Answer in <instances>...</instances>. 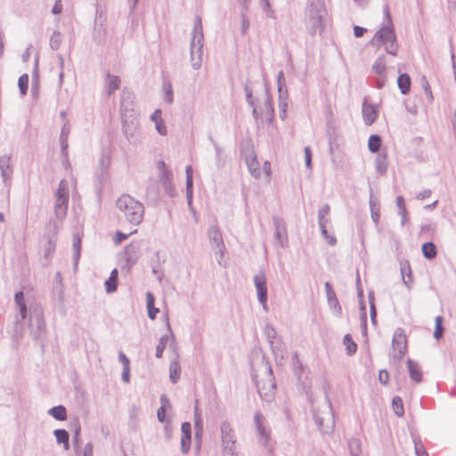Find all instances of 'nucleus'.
Returning <instances> with one entry per match:
<instances>
[{
    "label": "nucleus",
    "instance_id": "f257e3e1",
    "mask_svg": "<svg viewBox=\"0 0 456 456\" xmlns=\"http://www.w3.org/2000/svg\"><path fill=\"white\" fill-rule=\"evenodd\" d=\"M326 14L324 0H308L305 22L311 36H314L323 30Z\"/></svg>",
    "mask_w": 456,
    "mask_h": 456
},
{
    "label": "nucleus",
    "instance_id": "f03ea898",
    "mask_svg": "<svg viewBox=\"0 0 456 456\" xmlns=\"http://www.w3.org/2000/svg\"><path fill=\"white\" fill-rule=\"evenodd\" d=\"M385 15L387 17V24L382 25V27L375 33L370 44L372 45H377L379 46L384 45L385 50L388 54L395 56L398 51V45L396 43V35L387 7L385 9Z\"/></svg>",
    "mask_w": 456,
    "mask_h": 456
},
{
    "label": "nucleus",
    "instance_id": "7ed1b4c3",
    "mask_svg": "<svg viewBox=\"0 0 456 456\" xmlns=\"http://www.w3.org/2000/svg\"><path fill=\"white\" fill-rule=\"evenodd\" d=\"M118 209L123 213L126 220L134 224H141L144 215V206L128 194L121 195L117 202Z\"/></svg>",
    "mask_w": 456,
    "mask_h": 456
},
{
    "label": "nucleus",
    "instance_id": "20e7f679",
    "mask_svg": "<svg viewBox=\"0 0 456 456\" xmlns=\"http://www.w3.org/2000/svg\"><path fill=\"white\" fill-rule=\"evenodd\" d=\"M222 456H240L237 449L236 431L227 420H223L219 426Z\"/></svg>",
    "mask_w": 456,
    "mask_h": 456
},
{
    "label": "nucleus",
    "instance_id": "39448f33",
    "mask_svg": "<svg viewBox=\"0 0 456 456\" xmlns=\"http://www.w3.org/2000/svg\"><path fill=\"white\" fill-rule=\"evenodd\" d=\"M262 367L265 371V379L256 380V386L259 396L265 402H272L275 396L276 382L270 363L263 358Z\"/></svg>",
    "mask_w": 456,
    "mask_h": 456
},
{
    "label": "nucleus",
    "instance_id": "423d86ee",
    "mask_svg": "<svg viewBox=\"0 0 456 456\" xmlns=\"http://www.w3.org/2000/svg\"><path fill=\"white\" fill-rule=\"evenodd\" d=\"M314 419L319 429L324 434H331L335 427L334 412L330 400L326 395L322 409L314 410Z\"/></svg>",
    "mask_w": 456,
    "mask_h": 456
},
{
    "label": "nucleus",
    "instance_id": "0eeeda50",
    "mask_svg": "<svg viewBox=\"0 0 456 456\" xmlns=\"http://www.w3.org/2000/svg\"><path fill=\"white\" fill-rule=\"evenodd\" d=\"M29 333L35 342L40 345L44 350L47 330L43 313L40 309L30 311Z\"/></svg>",
    "mask_w": 456,
    "mask_h": 456
},
{
    "label": "nucleus",
    "instance_id": "6e6552de",
    "mask_svg": "<svg viewBox=\"0 0 456 456\" xmlns=\"http://www.w3.org/2000/svg\"><path fill=\"white\" fill-rule=\"evenodd\" d=\"M54 214L57 219L65 218L69 205V190L68 183L65 180H61L55 192Z\"/></svg>",
    "mask_w": 456,
    "mask_h": 456
},
{
    "label": "nucleus",
    "instance_id": "1a4fd4ad",
    "mask_svg": "<svg viewBox=\"0 0 456 456\" xmlns=\"http://www.w3.org/2000/svg\"><path fill=\"white\" fill-rule=\"evenodd\" d=\"M203 27L202 20L200 15H197L194 20V26L192 30V37L191 40V55L201 56L203 55Z\"/></svg>",
    "mask_w": 456,
    "mask_h": 456
},
{
    "label": "nucleus",
    "instance_id": "9d476101",
    "mask_svg": "<svg viewBox=\"0 0 456 456\" xmlns=\"http://www.w3.org/2000/svg\"><path fill=\"white\" fill-rule=\"evenodd\" d=\"M208 236L209 238L213 252L217 256V263L222 265V259L225 251V245L219 227L217 225H211L208 231Z\"/></svg>",
    "mask_w": 456,
    "mask_h": 456
},
{
    "label": "nucleus",
    "instance_id": "9b49d317",
    "mask_svg": "<svg viewBox=\"0 0 456 456\" xmlns=\"http://www.w3.org/2000/svg\"><path fill=\"white\" fill-rule=\"evenodd\" d=\"M157 167L159 170V181L161 182L165 192L169 197H175L176 194L175 188L173 184V174L170 170H168L166 167V164L163 160H159L157 163Z\"/></svg>",
    "mask_w": 456,
    "mask_h": 456
},
{
    "label": "nucleus",
    "instance_id": "f8f14e48",
    "mask_svg": "<svg viewBox=\"0 0 456 456\" xmlns=\"http://www.w3.org/2000/svg\"><path fill=\"white\" fill-rule=\"evenodd\" d=\"M392 347L395 352L394 358L400 361L407 351V339L402 328H397L392 339Z\"/></svg>",
    "mask_w": 456,
    "mask_h": 456
},
{
    "label": "nucleus",
    "instance_id": "ddd939ff",
    "mask_svg": "<svg viewBox=\"0 0 456 456\" xmlns=\"http://www.w3.org/2000/svg\"><path fill=\"white\" fill-rule=\"evenodd\" d=\"M292 366L294 375L297 377V381L301 384L303 388L309 386V370L307 366H305L298 358V354L294 352L292 354Z\"/></svg>",
    "mask_w": 456,
    "mask_h": 456
},
{
    "label": "nucleus",
    "instance_id": "4468645a",
    "mask_svg": "<svg viewBox=\"0 0 456 456\" xmlns=\"http://www.w3.org/2000/svg\"><path fill=\"white\" fill-rule=\"evenodd\" d=\"M11 162V156L4 155L0 157V175L7 189H10L12 181L13 167Z\"/></svg>",
    "mask_w": 456,
    "mask_h": 456
},
{
    "label": "nucleus",
    "instance_id": "2eb2a0df",
    "mask_svg": "<svg viewBox=\"0 0 456 456\" xmlns=\"http://www.w3.org/2000/svg\"><path fill=\"white\" fill-rule=\"evenodd\" d=\"M254 422L256 428L258 442L264 447H266L270 439V431L265 426L264 416L256 412L254 416Z\"/></svg>",
    "mask_w": 456,
    "mask_h": 456
},
{
    "label": "nucleus",
    "instance_id": "dca6fc26",
    "mask_svg": "<svg viewBox=\"0 0 456 456\" xmlns=\"http://www.w3.org/2000/svg\"><path fill=\"white\" fill-rule=\"evenodd\" d=\"M254 422L256 428L258 442L264 447H266L270 439V431L265 426L264 416L256 412L254 416Z\"/></svg>",
    "mask_w": 456,
    "mask_h": 456
},
{
    "label": "nucleus",
    "instance_id": "f3484780",
    "mask_svg": "<svg viewBox=\"0 0 456 456\" xmlns=\"http://www.w3.org/2000/svg\"><path fill=\"white\" fill-rule=\"evenodd\" d=\"M241 154L251 175L255 178H259L261 176V169L254 151L251 148L245 149Z\"/></svg>",
    "mask_w": 456,
    "mask_h": 456
},
{
    "label": "nucleus",
    "instance_id": "a211bd4d",
    "mask_svg": "<svg viewBox=\"0 0 456 456\" xmlns=\"http://www.w3.org/2000/svg\"><path fill=\"white\" fill-rule=\"evenodd\" d=\"M254 284L256 289L257 299L265 309L267 305L266 277L264 273H259L254 277Z\"/></svg>",
    "mask_w": 456,
    "mask_h": 456
},
{
    "label": "nucleus",
    "instance_id": "6ab92c4d",
    "mask_svg": "<svg viewBox=\"0 0 456 456\" xmlns=\"http://www.w3.org/2000/svg\"><path fill=\"white\" fill-rule=\"evenodd\" d=\"M122 131L129 143L137 145L140 142L137 123L134 120H122Z\"/></svg>",
    "mask_w": 456,
    "mask_h": 456
},
{
    "label": "nucleus",
    "instance_id": "aec40b11",
    "mask_svg": "<svg viewBox=\"0 0 456 456\" xmlns=\"http://www.w3.org/2000/svg\"><path fill=\"white\" fill-rule=\"evenodd\" d=\"M273 224L275 226V240L276 242L281 247L285 248L288 246V237L286 226L281 218L275 216L273 218Z\"/></svg>",
    "mask_w": 456,
    "mask_h": 456
},
{
    "label": "nucleus",
    "instance_id": "412c9836",
    "mask_svg": "<svg viewBox=\"0 0 456 456\" xmlns=\"http://www.w3.org/2000/svg\"><path fill=\"white\" fill-rule=\"evenodd\" d=\"M181 451L183 454H187L191 448V426L190 422H183L181 427Z\"/></svg>",
    "mask_w": 456,
    "mask_h": 456
},
{
    "label": "nucleus",
    "instance_id": "4be33fe9",
    "mask_svg": "<svg viewBox=\"0 0 456 456\" xmlns=\"http://www.w3.org/2000/svg\"><path fill=\"white\" fill-rule=\"evenodd\" d=\"M324 287L326 291L327 301L330 307L333 308L338 314H340L342 308L339 305V302L338 300L337 295L332 288L331 283L330 281H326Z\"/></svg>",
    "mask_w": 456,
    "mask_h": 456
},
{
    "label": "nucleus",
    "instance_id": "5701e85b",
    "mask_svg": "<svg viewBox=\"0 0 456 456\" xmlns=\"http://www.w3.org/2000/svg\"><path fill=\"white\" fill-rule=\"evenodd\" d=\"M362 113L364 124L366 126L372 125L378 117V111L374 105L369 104L367 102L362 103Z\"/></svg>",
    "mask_w": 456,
    "mask_h": 456
},
{
    "label": "nucleus",
    "instance_id": "b1692460",
    "mask_svg": "<svg viewBox=\"0 0 456 456\" xmlns=\"http://www.w3.org/2000/svg\"><path fill=\"white\" fill-rule=\"evenodd\" d=\"M370 216L373 223L379 224L380 217V205L377 198H374L372 188H370V200H369Z\"/></svg>",
    "mask_w": 456,
    "mask_h": 456
},
{
    "label": "nucleus",
    "instance_id": "393cba45",
    "mask_svg": "<svg viewBox=\"0 0 456 456\" xmlns=\"http://www.w3.org/2000/svg\"><path fill=\"white\" fill-rule=\"evenodd\" d=\"M125 259L128 266L134 265L139 257V245L137 243H130L125 248Z\"/></svg>",
    "mask_w": 456,
    "mask_h": 456
},
{
    "label": "nucleus",
    "instance_id": "a878e982",
    "mask_svg": "<svg viewBox=\"0 0 456 456\" xmlns=\"http://www.w3.org/2000/svg\"><path fill=\"white\" fill-rule=\"evenodd\" d=\"M407 369L412 381L416 383H420L422 381V371L417 362L408 359Z\"/></svg>",
    "mask_w": 456,
    "mask_h": 456
},
{
    "label": "nucleus",
    "instance_id": "bb28decb",
    "mask_svg": "<svg viewBox=\"0 0 456 456\" xmlns=\"http://www.w3.org/2000/svg\"><path fill=\"white\" fill-rule=\"evenodd\" d=\"M270 346L272 348L273 354L275 357V360H283L285 354L287 352V347L284 342L280 338H276L274 341H271Z\"/></svg>",
    "mask_w": 456,
    "mask_h": 456
},
{
    "label": "nucleus",
    "instance_id": "cd10ccee",
    "mask_svg": "<svg viewBox=\"0 0 456 456\" xmlns=\"http://www.w3.org/2000/svg\"><path fill=\"white\" fill-rule=\"evenodd\" d=\"M400 271L403 283L408 289H411V283L412 282V273L409 261L403 260L400 262Z\"/></svg>",
    "mask_w": 456,
    "mask_h": 456
},
{
    "label": "nucleus",
    "instance_id": "c85d7f7f",
    "mask_svg": "<svg viewBox=\"0 0 456 456\" xmlns=\"http://www.w3.org/2000/svg\"><path fill=\"white\" fill-rule=\"evenodd\" d=\"M134 106V95L133 94L124 89L122 91L121 99H120V108L122 112H128L133 110Z\"/></svg>",
    "mask_w": 456,
    "mask_h": 456
},
{
    "label": "nucleus",
    "instance_id": "c756f323",
    "mask_svg": "<svg viewBox=\"0 0 456 456\" xmlns=\"http://www.w3.org/2000/svg\"><path fill=\"white\" fill-rule=\"evenodd\" d=\"M120 79L118 77L111 75L110 73L107 74V79L105 83L107 95L110 96L116 90L119 88Z\"/></svg>",
    "mask_w": 456,
    "mask_h": 456
},
{
    "label": "nucleus",
    "instance_id": "7c9ffc66",
    "mask_svg": "<svg viewBox=\"0 0 456 456\" xmlns=\"http://www.w3.org/2000/svg\"><path fill=\"white\" fill-rule=\"evenodd\" d=\"M53 435L55 436L56 442L61 444H63V448L65 451L69 449V434L66 429L59 428L53 431Z\"/></svg>",
    "mask_w": 456,
    "mask_h": 456
},
{
    "label": "nucleus",
    "instance_id": "2f4dec72",
    "mask_svg": "<svg viewBox=\"0 0 456 456\" xmlns=\"http://www.w3.org/2000/svg\"><path fill=\"white\" fill-rule=\"evenodd\" d=\"M155 297L151 291L146 293V306L148 310V316L150 319L154 320L157 314L159 312V308L154 306Z\"/></svg>",
    "mask_w": 456,
    "mask_h": 456
},
{
    "label": "nucleus",
    "instance_id": "473e14b6",
    "mask_svg": "<svg viewBox=\"0 0 456 456\" xmlns=\"http://www.w3.org/2000/svg\"><path fill=\"white\" fill-rule=\"evenodd\" d=\"M396 207L398 209V215L401 216V225L403 226L409 221V217L403 196L396 197Z\"/></svg>",
    "mask_w": 456,
    "mask_h": 456
},
{
    "label": "nucleus",
    "instance_id": "72a5a7b5",
    "mask_svg": "<svg viewBox=\"0 0 456 456\" xmlns=\"http://www.w3.org/2000/svg\"><path fill=\"white\" fill-rule=\"evenodd\" d=\"M397 85L402 94H409L411 90V77L408 74H400L397 78Z\"/></svg>",
    "mask_w": 456,
    "mask_h": 456
},
{
    "label": "nucleus",
    "instance_id": "f704fd0d",
    "mask_svg": "<svg viewBox=\"0 0 456 456\" xmlns=\"http://www.w3.org/2000/svg\"><path fill=\"white\" fill-rule=\"evenodd\" d=\"M47 413L56 420H65L67 419V410L63 405H57L50 408Z\"/></svg>",
    "mask_w": 456,
    "mask_h": 456
},
{
    "label": "nucleus",
    "instance_id": "c9c22d12",
    "mask_svg": "<svg viewBox=\"0 0 456 456\" xmlns=\"http://www.w3.org/2000/svg\"><path fill=\"white\" fill-rule=\"evenodd\" d=\"M118 272L117 269H113L110 273L109 279L105 281V289L107 293H112L117 290L118 288Z\"/></svg>",
    "mask_w": 456,
    "mask_h": 456
},
{
    "label": "nucleus",
    "instance_id": "e433bc0d",
    "mask_svg": "<svg viewBox=\"0 0 456 456\" xmlns=\"http://www.w3.org/2000/svg\"><path fill=\"white\" fill-rule=\"evenodd\" d=\"M74 267L77 268L81 254V239L79 235L74 234L72 238Z\"/></svg>",
    "mask_w": 456,
    "mask_h": 456
},
{
    "label": "nucleus",
    "instance_id": "4c0bfd02",
    "mask_svg": "<svg viewBox=\"0 0 456 456\" xmlns=\"http://www.w3.org/2000/svg\"><path fill=\"white\" fill-rule=\"evenodd\" d=\"M181 367L178 361L175 360L169 365V379L173 384H176L180 379Z\"/></svg>",
    "mask_w": 456,
    "mask_h": 456
},
{
    "label": "nucleus",
    "instance_id": "58836bf2",
    "mask_svg": "<svg viewBox=\"0 0 456 456\" xmlns=\"http://www.w3.org/2000/svg\"><path fill=\"white\" fill-rule=\"evenodd\" d=\"M421 250L427 259H433L437 254L436 246L432 241L423 243Z\"/></svg>",
    "mask_w": 456,
    "mask_h": 456
},
{
    "label": "nucleus",
    "instance_id": "ea45409f",
    "mask_svg": "<svg viewBox=\"0 0 456 456\" xmlns=\"http://www.w3.org/2000/svg\"><path fill=\"white\" fill-rule=\"evenodd\" d=\"M330 208L328 204L323 205L318 211V224L319 226H327L330 222L328 216L330 214Z\"/></svg>",
    "mask_w": 456,
    "mask_h": 456
},
{
    "label": "nucleus",
    "instance_id": "a19ab883",
    "mask_svg": "<svg viewBox=\"0 0 456 456\" xmlns=\"http://www.w3.org/2000/svg\"><path fill=\"white\" fill-rule=\"evenodd\" d=\"M375 167L378 173L380 175H384L387 170V154L381 153L379 154L375 160Z\"/></svg>",
    "mask_w": 456,
    "mask_h": 456
},
{
    "label": "nucleus",
    "instance_id": "79ce46f5",
    "mask_svg": "<svg viewBox=\"0 0 456 456\" xmlns=\"http://www.w3.org/2000/svg\"><path fill=\"white\" fill-rule=\"evenodd\" d=\"M261 115H265L270 120L273 118V107L268 93L265 94V99L261 107Z\"/></svg>",
    "mask_w": 456,
    "mask_h": 456
},
{
    "label": "nucleus",
    "instance_id": "37998d69",
    "mask_svg": "<svg viewBox=\"0 0 456 456\" xmlns=\"http://www.w3.org/2000/svg\"><path fill=\"white\" fill-rule=\"evenodd\" d=\"M381 137L379 134H371L368 141V149L372 153H377L381 148Z\"/></svg>",
    "mask_w": 456,
    "mask_h": 456
},
{
    "label": "nucleus",
    "instance_id": "c03bdc74",
    "mask_svg": "<svg viewBox=\"0 0 456 456\" xmlns=\"http://www.w3.org/2000/svg\"><path fill=\"white\" fill-rule=\"evenodd\" d=\"M348 449L351 456H362V444L358 438L349 439Z\"/></svg>",
    "mask_w": 456,
    "mask_h": 456
},
{
    "label": "nucleus",
    "instance_id": "a18cd8bd",
    "mask_svg": "<svg viewBox=\"0 0 456 456\" xmlns=\"http://www.w3.org/2000/svg\"><path fill=\"white\" fill-rule=\"evenodd\" d=\"M411 436L414 444V451L416 456H429L425 449L424 444L421 442L420 437L417 435H412Z\"/></svg>",
    "mask_w": 456,
    "mask_h": 456
},
{
    "label": "nucleus",
    "instance_id": "49530a36",
    "mask_svg": "<svg viewBox=\"0 0 456 456\" xmlns=\"http://www.w3.org/2000/svg\"><path fill=\"white\" fill-rule=\"evenodd\" d=\"M107 167H102V169H100L95 173V188L98 191V192L102 191L103 183L107 176Z\"/></svg>",
    "mask_w": 456,
    "mask_h": 456
},
{
    "label": "nucleus",
    "instance_id": "de8ad7c7",
    "mask_svg": "<svg viewBox=\"0 0 456 456\" xmlns=\"http://www.w3.org/2000/svg\"><path fill=\"white\" fill-rule=\"evenodd\" d=\"M343 343L346 346V352L348 355H352L356 352L357 344L353 340L350 334L345 335Z\"/></svg>",
    "mask_w": 456,
    "mask_h": 456
},
{
    "label": "nucleus",
    "instance_id": "09e8293b",
    "mask_svg": "<svg viewBox=\"0 0 456 456\" xmlns=\"http://www.w3.org/2000/svg\"><path fill=\"white\" fill-rule=\"evenodd\" d=\"M147 197L157 200L159 196V187L156 181H151L146 190Z\"/></svg>",
    "mask_w": 456,
    "mask_h": 456
},
{
    "label": "nucleus",
    "instance_id": "8fccbe9b",
    "mask_svg": "<svg viewBox=\"0 0 456 456\" xmlns=\"http://www.w3.org/2000/svg\"><path fill=\"white\" fill-rule=\"evenodd\" d=\"M392 408L395 412V414L397 417H403L404 414V409H403V400L399 396H395L392 399Z\"/></svg>",
    "mask_w": 456,
    "mask_h": 456
},
{
    "label": "nucleus",
    "instance_id": "3c124183",
    "mask_svg": "<svg viewBox=\"0 0 456 456\" xmlns=\"http://www.w3.org/2000/svg\"><path fill=\"white\" fill-rule=\"evenodd\" d=\"M169 336L168 335H163L160 337L159 341L156 346V357L161 358L163 355V352L167 346V344L168 342Z\"/></svg>",
    "mask_w": 456,
    "mask_h": 456
},
{
    "label": "nucleus",
    "instance_id": "603ef678",
    "mask_svg": "<svg viewBox=\"0 0 456 456\" xmlns=\"http://www.w3.org/2000/svg\"><path fill=\"white\" fill-rule=\"evenodd\" d=\"M193 199V177H186V200L189 206H191Z\"/></svg>",
    "mask_w": 456,
    "mask_h": 456
},
{
    "label": "nucleus",
    "instance_id": "864d4df0",
    "mask_svg": "<svg viewBox=\"0 0 456 456\" xmlns=\"http://www.w3.org/2000/svg\"><path fill=\"white\" fill-rule=\"evenodd\" d=\"M386 69L387 67L384 61V57H379V59H377V61L372 65L373 71L379 76L384 75Z\"/></svg>",
    "mask_w": 456,
    "mask_h": 456
},
{
    "label": "nucleus",
    "instance_id": "5fc2aeb1",
    "mask_svg": "<svg viewBox=\"0 0 456 456\" xmlns=\"http://www.w3.org/2000/svg\"><path fill=\"white\" fill-rule=\"evenodd\" d=\"M62 38L59 31H54L50 38V46L53 50H58L61 46Z\"/></svg>",
    "mask_w": 456,
    "mask_h": 456
},
{
    "label": "nucleus",
    "instance_id": "6e6d98bb",
    "mask_svg": "<svg viewBox=\"0 0 456 456\" xmlns=\"http://www.w3.org/2000/svg\"><path fill=\"white\" fill-rule=\"evenodd\" d=\"M18 86L22 95H25L28 92V76L27 74H23L19 77Z\"/></svg>",
    "mask_w": 456,
    "mask_h": 456
},
{
    "label": "nucleus",
    "instance_id": "4d7b16f0",
    "mask_svg": "<svg viewBox=\"0 0 456 456\" xmlns=\"http://www.w3.org/2000/svg\"><path fill=\"white\" fill-rule=\"evenodd\" d=\"M442 322H443V318L441 316H437L436 318V327H435L434 338L437 340L443 337L444 330Z\"/></svg>",
    "mask_w": 456,
    "mask_h": 456
},
{
    "label": "nucleus",
    "instance_id": "13d9d810",
    "mask_svg": "<svg viewBox=\"0 0 456 456\" xmlns=\"http://www.w3.org/2000/svg\"><path fill=\"white\" fill-rule=\"evenodd\" d=\"M326 227L327 226H319L321 233L330 246H335L337 243V240L334 235L329 234Z\"/></svg>",
    "mask_w": 456,
    "mask_h": 456
},
{
    "label": "nucleus",
    "instance_id": "bf43d9fd",
    "mask_svg": "<svg viewBox=\"0 0 456 456\" xmlns=\"http://www.w3.org/2000/svg\"><path fill=\"white\" fill-rule=\"evenodd\" d=\"M265 335L266 336L268 342L274 341L277 338L276 330L270 323H267L264 330Z\"/></svg>",
    "mask_w": 456,
    "mask_h": 456
},
{
    "label": "nucleus",
    "instance_id": "052dcab7",
    "mask_svg": "<svg viewBox=\"0 0 456 456\" xmlns=\"http://www.w3.org/2000/svg\"><path fill=\"white\" fill-rule=\"evenodd\" d=\"M261 5L265 13L271 19H276L275 12L272 8L269 0H261Z\"/></svg>",
    "mask_w": 456,
    "mask_h": 456
},
{
    "label": "nucleus",
    "instance_id": "680f3d73",
    "mask_svg": "<svg viewBox=\"0 0 456 456\" xmlns=\"http://www.w3.org/2000/svg\"><path fill=\"white\" fill-rule=\"evenodd\" d=\"M277 86H278L279 94H284V91L287 90L286 89V82H285V77H284L283 70H281L278 73V76H277Z\"/></svg>",
    "mask_w": 456,
    "mask_h": 456
},
{
    "label": "nucleus",
    "instance_id": "e2e57ef3",
    "mask_svg": "<svg viewBox=\"0 0 456 456\" xmlns=\"http://www.w3.org/2000/svg\"><path fill=\"white\" fill-rule=\"evenodd\" d=\"M246 11L247 10H242L241 13H240V18H241V34L242 35H246L248 28H249V25H250V21L248 20V18L247 17L246 15Z\"/></svg>",
    "mask_w": 456,
    "mask_h": 456
},
{
    "label": "nucleus",
    "instance_id": "0e129e2a",
    "mask_svg": "<svg viewBox=\"0 0 456 456\" xmlns=\"http://www.w3.org/2000/svg\"><path fill=\"white\" fill-rule=\"evenodd\" d=\"M210 141L214 146L215 151H216V165L218 168L223 167L224 163L221 161V154L223 152L222 148L219 147V145L214 141L212 137H210Z\"/></svg>",
    "mask_w": 456,
    "mask_h": 456
},
{
    "label": "nucleus",
    "instance_id": "69168bd1",
    "mask_svg": "<svg viewBox=\"0 0 456 456\" xmlns=\"http://www.w3.org/2000/svg\"><path fill=\"white\" fill-rule=\"evenodd\" d=\"M71 125L69 120H65L61 130L60 139H69Z\"/></svg>",
    "mask_w": 456,
    "mask_h": 456
},
{
    "label": "nucleus",
    "instance_id": "338daca9",
    "mask_svg": "<svg viewBox=\"0 0 456 456\" xmlns=\"http://www.w3.org/2000/svg\"><path fill=\"white\" fill-rule=\"evenodd\" d=\"M287 97H288V92L287 90L284 91V94H279V109L281 112H286L287 111Z\"/></svg>",
    "mask_w": 456,
    "mask_h": 456
},
{
    "label": "nucleus",
    "instance_id": "774afa93",
    "mask_svg": "<svg viewBox=\"0 0 456 456\" xmlns=\"http://www.w3.org/2000/svg\"><path fill=\"white\" fill-rule=\"evenodd\" d=\"M165 88V102L171 104L174 102L173 88L170 83L164 86Z\"/></svg>",
    "mask_w": 456,
    "mask_h": 456
}]
</instances>
